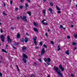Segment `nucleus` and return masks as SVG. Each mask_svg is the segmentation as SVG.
<instances>
[{"label":"nucleus","instance_id":"22","mask_svg":"<svg viewBox=\"0 0 77 77\" xmlns=\"http://www.w3.org/2000/svg\"><path fill=\"white\" fill-rule=\"evenodd\" d=\"M43 46L44 47H45V48H47V46L45 44L43 45Z\"/></svg>","mask_w":77,"mask_h":77},{"label":"nucleus","instance_id":"42","mask_svg":"<svg viewBox=\"0 0 77 77\" xmlns=\"http://www.w3.org/2000/svg\"><path fill=\"white\" fill-rule=\"evenodd\" d=\"M47 64L48 65H50V63L49 62H48V63H47Z\"/></svg>","mask_w":77,"mask_h":77},{"label":"nucleus","instance_id":"33","mask_svg":"<svg viewBox=\"0 0 77 77\" xmlns=\"http://www.w3.org/2000/svg\"><path fill=\"white\" fill-rule=\"evenodd\" d=\"M71 76L72 77H74V75H73V74L71 73Z\"/></svg>","mask_w":77,"mask_h":77},{"label":"nucleus","instance_id":"10","mask_svg":"<svg viewBox=\"0 0 77 77\" xmlns=\"http://www.w3.org/2000/svg\"><path fill=\"white\" fill-rule=\"evenodd\" d=\"M29 41V39H28V38H25L24 39V41L25 42H26H26H28Z\"/></svg>","mask_w":77,"mask_h":77},{"label":"nucleus","instance_id":"8","mask_svg":"<svg viewBox=\"0 0 77 77\" xmlns=\"http://www.w3.org/2000/svg\"><path fill=\"white\" fill-rule=\"evenodd\" d=\"M26 16H23L22 18V19L23 20H25V21H27V19H26Z\"/></svg>","mask_w":77,"mask_h":77},{"label":"nucleus","instance_id":"30","mask_svg":"<svg viewBox=\"0 0 77 77\" xmlns=\"http://www.w3.org/2000/svg\"><path fill=\"white\" fill-rule=\"evenodd\" d=\"M33 24L35 26H36V25L37 24V23H36L35 22H33Z\"/></svg>","mask_w":77,"mask_h":77},{"label":"nucleus","instance_id":"32","mask_svg":"<svg viewBox=\"0 0 77 77\" xmlns=\"http://www.w3.org/2000/svg\"><path fill=\"white\" fill-rule=\"evenodd\" d=\"M31 77H35V75L32 74L31 75Z\"/></svg>","mask_w":77,"mask_h":77},{"label":"nucleus","instance_id":"38","mask_svg":"<svg viewBox=\"0 0 77 77\" xmlns=\"http://www.w3.org/2000/svg\"><path fill=\"white\" fill-rule=\"evenodd\" d=\"M2 73L0 72V77H2Z\"/></svg>","mask_w":77,"mask_h":77},{"label":"nucleus","instance_id":"12","mask_svg":"<svg viewBox=\"0 0 77 77\" xmlns=\"http://www.w3.org/2000/svg\"><path fill=\"white\" fill-rule=\"evenodd\" d=\"M22 60L23 61V62H24V63H27V61L26 60V59L25 58H23L22 59Z\"/></svg>","mask_w":77,"mask_h":77},{"label":"nucleus","instance_id":"51","mask_svg":"<svg viewBox=\"0 0 77 77\" xmlns=\"http://www.w3.org/2000/svg\"><path fill=\"white\" fill-rule=\"evenodd\" d=\"M29 3H30V0H26Z\"/></svg>","mask_w":77,"mask_h":77},{"label":"nucleus","instance_id":"48","mask_svg":"<svg viewBox=\"0 0 77 77\" xmlns=\"http://www.w3.org/2000/svg\"><path fill=\"white\" fill-rule=\"evenodd\" d=\"M60 48H58L57 51H60Z\"/></svg>","mask_w":77,"mask_h":77},{"label":"nucleus","instance_id":"41","mask_svg":"<svg viewBox=\"0 0 77 77\" xmlns=\"http://www.w3.org/2000/svg\"><path fill=\"white\" fill-rule=\"evenodd\" d=\"M67 38L68 39H70V36L69 35H68L67 36Z\"/></svg>","mask_w":77,"mask_h":77},{"label":"nucleus","instance_id":"2","mask_svg":"<svg viewBox=\"0 0 77 77\" xmlns=\"http://www.w3.org/2000/svg\"><path fill=\"white\" fill-rule=\"evenodd\" d=\"M7 41L8 42V44L11 43V42H12V40L11 39V38H10V36L9 35H8L7 36Z\"/></svg>","mask_w":77,"mask_h":77},{"label":"nucleus","instance_id":"60","mask_svg":"<svg viewBox=\"0 0 77 77\" xmlns=\"http://www.w3.org/2000/svg\"><path fill=\"white\" fill-rule=\"evenodd\" d=\"M57 48H60V46H59V45H58L57 46Z\"/></svg>","mask_w":77,"mask_h":77},{"label":"nucleus","instance_id":"20","mask_svg":"<svg viewBox=\"0 0 77 77\" xmlns=\"http://www.w3.org/2000/svg\"><path fill=\"white\" fill-rule=\"evenodd\" d=\"M59 68L60 69H62V68H63L62 65L61 64L59 66Z\"/></svg>","mask_w":77,"mask_h":77},{"label":"nucleus","instance_id":"43","mask_svg":"<svg viewBox=\"0 0 77 77\" xmlns=\"http://www.w3.org/2000/svg\"><path fill=\"white\" fill-rule=\"evenodd\" d=\"M0 31L1 33H3V30H2V28L0 29Z\"/></svg>","mask_w":77,"mask_h":77},{"label":"nucleus","instance_id":"34","mask_svg":"<svg viewBox=\"0 0 77 77\" xmlns=\"http://www.w3.org/2000/svg\"><path fill=\"white\" fill-rule=\"evenodd\" d=\"M6 45V46H5V48H8V47H9V46L8 45Z\"/></svg>","mask_w":77,"mask_h":77},{"label":"nucleus","instance_id":"61","mask_svg":"<svg viewBox=\"0 0 77 77\" xmlns=\"http://www.w3.org/2000/svg\"><path fill=\"white\" fill-rule=\"evenodd\" d=\"M20 18L21 19H22V18H22V16H20Z\"/></svg>","mask_w":77,"mask_h":77},{"label":"nucleus","instance_id":"55","mask_svg":"<svg viewBox=\"0 0 77 77\" xmlns=\"http://www.w3.org/2000/svg\"><path fill=\"white\" fill-rule=\"evenodd\" d=\"M1 60H3V57H1Z\"/></svg>","mask_w":77,"mask_h":77},{"label":"nucleus","instance_id":"9","mask_svg":"<svg viewBox=\"0 0 77 77\" xmlns=\"http://www.w3.org/2000/svg\"><path fill=\"white\" fill-rule=\"evenodd\" d=\"M16 37H17V38L18 39H19V38H20V33H18L17 34Z\"/></svg>","mask_w":77,"mask_h":77},{"label":"nucleus","instance_id":"1","mask_svg":"<svg viewBox=\"0 0 77 77\" xmlns=\"http://www.w3.org/2000/svg\"><path fill=\"white\" fill-rule=\"evenodd\" d=\"M54 70L55 71L57 72V74L58 75V76H60L61 77H63V75L62 74L61 72H60L59 71V69L57 67L54 66Z\"/></svg>","mask_w":77,"mask_h":77},{"label":"nucleus","instance_id":"50","mask_svg":"<svg viewBox=\"0 0 77 77\" xmlns=\"http://www.w3.org/2000/svg\"><path fill=\"white\" fill-rule=\"evenodd\" d=\"M71 27L72 28V27H74V25H72L71 26Z\"/></svg>","mask_w":77,"mask_h":77},{"label":"nucleus","instance_id":"5","mask_svg":"<svg viewBox=\"0 0 77 77\" xmlns=\"http://www.w3.org/2000/svg\"><path fill=\"white\" fill-rule=\"evenodd\" d=\"M44 60L45 62L48 61L49 62H51V59L49 58H45L44 59Z\"/></svg>","mask_w":77,"mask_h":77},{"label":"nucleus","instance_id":"28","mask_svg":"<svg viewBox=\"0 0 77 77\" xmlns=\"http://www.w3.org/2000/svg\"><path fill=\"white\" fill-rule=\"evenodd\" d=\"M60 69H61L62 71H63L65 70V69H64V68L63 67Z\"/></svg>","mask_w":77,"mask_h":77},{"label":"nucleus","instance_id":"23","mask_svg":"<svg viewBox=\"0 0 77 77\" xmlns=\"http://www.w3.org/2000/svg\"><path fill=\"white\" fill-rule=\"evenodd\" d=\"M2 50L3 52H5V53H7V52L6 51H5V49H2Z\"/></svg>","mask_w":77,"mask_h":77},{"label":"nucleus","instance_id":"19","mask_svg":"<svg viewBox=\"0 0 77 77\" xmlns=\"http://www.w3.org/2000/svg\"><path fill=\"white\" fill-rule=\"evenodd\" d=\"M66 54H67V55L69 54V51L68 50H67V51L66 52Z\"/></svg>","mask_w":77,"mask_h":77},{"label":"nucleus","instance_id":"13","mask_svg":"<svg viewBox=\"0 0 77 77\" xmlns=\"http://www.w3.org/2000/svg\"><path fill=\"white\" fill-rule=\"evenodd\" d=\"M27 49V47L26 46H23L22 47V50H24Z\"/></svg>","mask_w":77,"mask_h":77},{"label":"nucleus","instance_id":"21","mask_svg":"<svg viewBox=\"0 0 77 77\" xmlns=\"http://www.w3.org/2000/svg\"><path fill=\"white\" fill-rule=\"evenodd\" d=\"M34 31H35V32H38V30L37 29H36L35 28H34Z\"/></svg>","mask_w":77,"mask_h":77},{"label":"nucleus","instance_id":"46","mask_svg":"<svg viewBox=\"0 0 77 77\" xmlns=\"http://www.w3.org/2000/svg\"><path fill=\"white\" fill-rule=\"evenodd\" d=\"M46 21V20H43L42 21V23H44V21Z\"/></svg>","mask_w":77,"mask_h":77},{"label":"nucleus","instance_id":"25","mask_svg":"<svg viewBox=\"0 0 77 77\" xmlns=\"http://www.w3.org/2000/svg\"><path fill=\"white\" fill-rule=\"evenodd\" d=\"M43 12L44 14H45V10L43 9Z\"/></svg>","mask_w":77,"mask_h":77},{"label":"nucleus","instance_id":"3","mask_svg":"<svg viewBox=\"0 0 77 77\" xmlns=\"http://www.w3.org/2000/svg\"><path fill=\"white\" fill-rule=\"evenodd\" d=\"M36 39H37V37H34L33 41L35 45H37V42H36Z\"/></svg>","mask_w":77,"mask_h":77},{"label":"nucleus","instance_id":"58","mask_svg":"<svg viewBox=\"0 0 77 77\" xmlns=\"http://www.w3.org/2000/svg\"><path fill=\"white\" fill-rule=\"evenodd\" d=\"M48 32H50V29H49V28H48Z\"/></svg>","mask_w":77,"mask_h":77},{"label":"nucleus","instance_id":"37","mask_svg":"<svg viewBox=\"0 0 77 77\" xmlns=\"http://www.w3.org/2000/svg\"><path fill=\"white\" fill-rule=\"evenodd\" d=\"M38 60L39 61V62H42V60H41V59H38Z\"/></svg>","mask_w":77,"mask_h":77},{"label":"nucleus","instance_id":"49","mask_svg":"<svg viewBox=\"0 0 77 77\" xmlns=\"http://www.w3.org/2000/svg\"><path fill=\"white\" fill-rule=\"evenodd\" d=\"M12 1L11 0L10 1V4L12 5Z\"/></svg>","mask_w":77,"mask_h":77},{"label":"nucleus","instance_id":"44","mask_svg":"<svg viewBox=\"0 0 77 77\" xmlns=\"http://www.w3.org/2000/svg\"><path fill=\"white\" fill-rule=\"evenodd\" d=\"M74 37H75V38H77V35H74Z\"/></svg>","mask_w":77,"mask_h":77},{"label":"nucleus","instance_id":"16","mask_svg":"<svg viewBox=\"0 0 77 77\" xmlns=\"http://www.w3.org/2000/svg\"><path fill=\"white\" fill-rule=\"evenodd\" d=\"M48 11H50V13L51 14H52V13H53V12L52 11V9H51V8H49L48 9Z\"/></svg>","mask_w":77,"mask_h":77},{"label":"nucleus","instance_id":"26","mask_svg":"<svg viewBox=\"0 0 77 77\" xmlns=\"http://www.w3.org/2000/svg\"><path fill=\"white\" fill-rule=\"evenodd\" d=\"M43 24H44V25H47V24H48V23L46 22H43Z\"/></svg>","mask_w":77,"mask_h":77},{"label":"nucleus","instance_id":"64","mask_svg":"<svg viewBox=\"0 0 77 77\" xmlns=\"http://www.w3.org/2000/svg\"><path fill=\"white\" fill-rule=\"evenodd\" d=\"M47 77H50V75H48L47 76Z\"/></svg>","mask_w":77,"mask_h":77},{"label":"nucleus","instance_id":"17","mask_svg":"<svg viewBox=\"0 0 77 77\" xmlns=\"http://www.w3.org/2000/svg\"><path fill=\"white\" fill-rule=\"evenodd\" d=\"M27 14H28L30 16H31V15H32V14L31 13V12L30 11L27 12H26Z\"/></svg>","mask_w":77,"mask_h":77},{"label":"nucleus","instance_id":"35","mask_svg":"<svg viewBox=\"0 0 77 77\" xmlns=\"http://www.w3.org/2000/svg\"><path fill=\"white\" fill-rule=\"evenodd\" d=\"M60 27L61 28V29H62L63 28V26L62 25H60Z\"/></svg>","mask_w":77,"mask_h":77},{"label":"nucleus","instance_id":"52","mask_svg":"<svg viewBox=\"0 0 77 77\" xmlns=\"http://www.w3.org/2000/svg\"><path fill=\"white\" fill-rule=\"evenodd\" d=\"M3 5H4V7H5V6H6V5L4 3H3Z\"/></svg>","mask_w":77,"mask_h":77},{"label":"nucleus","instance_id":"40","mask_svg":"<svg viewBox=\"0 0 77 77\" xmlns=\"http://www.w3.org/2000/svg\"><path fill=\"white\" fill-rule=\"evenodd\" d=\"M18 8H15V11H18Z\"/></svg>","mask_w":77,"mask_h":77},{"label":"nucleus","instance_id":"27","mask_svg":"<svg viewBox=\"0 0 77 77\" xmlns=\"http://www.w3.org/2000/svg\"><path fill=\"white\" fill-rule=\"evenodd\" d=\"M56 8L57 10H58V11H60V8H59L58 7H57V6H56Z\"/></svg>","mask_w":77,"mask_h":77},{"label":"nucleus","instance_id":"14","mask_svg":"<svg viewBox=\"0 0 77 77\" xmlns=\"http://www.w3.org/2000/svg\"><path fill=\"white\" fill-rule=\"evenodd\" d=\"M25 10H27V8H28V5L27 3H26L25 4Z\"/></svg>","mask_w":77,"mask_h":77},{"label":"nucleus","instance_id":"59","mask_svg":"<svg viewBox=\"0 0 77 77\" xmlns=\"http://www.w3.org/2000/svg\"><path fill=\"white\" fill-rule=\"evenodd\" d=\"M69 2H70V4H71V0H69Z\"/></svg>","mask_w":77,"mask_h":77},{"label":"nucleus","instance_id":"39","mask_svg":"<svg viewBox=\"0 0 77 77\" xmlns=\"http://www.w3.org/2000/svg\"><path fill=\"white\" fill-rule=\"evenodd\" d=\"M42 44H43L42 42H40L39 43L40 45H42Z\"/></svg>","mask_w":77,"mask_h":77},{"label":"nucleus","instance_id":"18","mask_svg":"<svg viewBox=\"0 0 77 77\" xmlns=\"http://www.w3.org/2000/svg\"><path fill=\"white\" fill-rule=\"evenodd\" d=\"M49 4L51 5V6H53V2H50Z\"/></svg>","mask_w":77,"mask_h":77},{"label":"nucleus","instance_id":"4","mask_svg":"<svg viewBox=\"0 0 77 77\" xmlns=\"http://www.w3.org/2000/svg\"><path fill=\"white\" fill-rule=\"evenodd\" d=\"M19 43H17V42H15L14 43L13 45V48H14V49H17V48L15 47L14 46H16V45H19Z\"/></svg>","mask_w":77,"mask_h":77},{"label":"nucleus","instance_id":"11","mask_svg":"<svg viewBox=\"0 0 77 77\" xmlns=\"http://www.w3.org/2000/svg\"><path fill=\"white\" fill-rule=\"evenodd\" d=\"M23 56L24 58H26V59H27L28 58V57H27V56L25 54H23Z\"/></svg>","mask_w":77,"mask_h":77},{"label":"nucleus","instance_id":"6","mask_svg":"<svg viewBox=\"0 0 77 77\" xmlns=\"http://www.w3.org/2000/svg\"><path fill=\"white\" fill-rule=\"evenodd\" d=\"M45 53V49L44 48H42V51L41 52V55H44Z\"/></svg>","mask_w":77,"mask_h":77},{"label":"nucleus","instance_id":"53","mask_svg":"<svg viewBox=\"0 0 77 77\" xmlns=\"http://www.w3.org/2000/svg\"><path fill=\"white\" fill-rule=\"evenodd\" d=\"M76 49H77V48L75 47V48H74V50H76Z\"/></svg>","mask_w":77,"mask_h":77},{"label":"nucleus","instance_id":"15","mask_svg":"<svg viewBox=\"0 0 77 77\" xmlns=\"http://www.w3.org/2000/svg\"><path fill=\"white\" fill-rule=\"evenodd\" d=\"M20 40L21 42H24V38H21Z\"/></svg>","mask_w":77,"mask_h":77},{"label":"nucleus","instance_id":"7","mask_svg":"<svg viewBox=\"0 0 77 77\" xmlns=\"http://www.w3.org/2000/svg\"><path fill=\"white\" fill-rule=\"evenodd\" d=\"M1 40L2 42H5V37L3 35H2L0 36Z\"/></svg>","mask_w":77,"mask_h":77},{"label":"nucleus","instance_id":"31","mask_svg":"<svg viewBox=\"0 0 77 77\" xmlns=\"http://www.w3.org/2000/svg\"><path fill=\"white\" fill-rule=\"evenodd\" d=\"M3 14L5 15H7V14H6V13L5 12V11H3Z\"/></svg>","mask_w":77,"mask_h":77},{"label":"nucleus","instance_id":"24","mask_svg":"<svg viewBox=\"0 0 77 77\" xmlns=\"http://www.w3.org/2000/svg\"><path fill=\"white\" fill-rule=\"evenodd\" d=\"M75 44H76V43H75V42H73L72 43V45H75Z\"/></svg>","mask_w":77,"mask_h":77},{"label":"nucleus","instance_id":"63","mask_svg":"<svg viewBox=\"0 0 77 77\" xmlns=\"http://www.w3.org/2000/svg\"><path fill=\"white\" fill-rule=\"evenodd\" d=\"M16 67H17V68H18V66L17 65Z\"/></svg>","mask_w":77,"mask_h":77},{"label":"nucleus","instance_id":"45","mask_svg":"<svg viewBox=\"0 0 77 77\" xmlns=\"http://www.w3.org/2000/svg\"><path fill=\"white\" fill-rule=\"evenodd\" d=\"M39 47L38 46H36L35 47V49H39Z\"/></svg>","mask_w":77,"mask_h":77},{"label":"nucleus","instance_id":"36","mask_svg":"<svg viewBox=\"0 0 77 77\" xmlns=\"http://www.w3.org/2000/svg\"><path fill=\"white\" fill-rule=\"evenodd\" d=\"M51 43L53 44V45H54V42L53 41L51 42Z\"/></svg>","mask_w":77,"mask_h":77},{"label":"nucleus","instance_id":"57","mask_svg":"<svg viewBox=\"0 0 77 77\" xmlns=\"http://www.w3.org/2000/svg\"><path fill=\"white\" fill-rule=\"evenodd\" d=\"M11 29L12 30H14V27H11Z\"/></svg>","mask_w":77,"mask_h":77},{"label":"nucleus","instance_id":"47","mask_svg":"<svg viewBox=\"0 0 77 77\" xmlns=\"http://www.w3.org/2000/svg\"><path fill=\"white\" fill-rule=\"evenodd\" d=\"M57 12L58 14H60V13H61V11H58Z\"/></svg>","mask_w":77,"mask_h":77},{"label":"nucleus","instance_id":"56","mask_svg":"<svg viewBox=\"0 0 77 77\" xmlns=\"http://www.w3.org/2000/svg\"><path fill=\"white\" fill-rule=\"evenodd\" d=\"M45 35L47 36H48V34H47V33H45Z\"/></svg>","mask_w":77,"mask_h":77},{"label":"nucleus","instance_id":"29","mask_svg":"<svg viewBox=\"0 0 77 77\" xmlns=\"http://www.w3.org/2000/svg\"><path fill=\"white\" fill-rule=\"evenodd\" d=\"M21 9H23V6L22 5H20L19 7Z\"/></svg>","mask_w":77,"mask_h":77},{"label":"nucleus","instance_id":"62","mask_svg":"<svg viewBox=\"0 0 77 77\" xmlns=\"http://www.w3.org/2000/svg\"><path fill=\"white\" fill-rule=\"evenodd\" d=\"M34 64H35V65H37L36 63V62H35L34 63Z\"/></svg>","mask_w":77,"mask_h":77},{"label":"nucleus","instance_id":"54","mask_svg":"<svg viewBox=\"0 0 77 77\" xmlns=\"http://www.w3.org/2000/svg\"><path fill=\"white\" fill-rule=\"evenodd\" d=\"M20 18V17H17V20H18Z\"/></svg>","mask_w":77,"mask_h":77}]
</instances>
